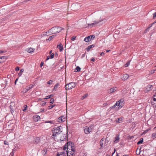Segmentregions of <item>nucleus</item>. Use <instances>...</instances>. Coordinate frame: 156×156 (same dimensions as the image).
<instances>
[{
    "mask_svg": "<svg viewBox=\"0 0 156 156\" xmlns=\"http://www.w3.org/2000/svg\"><path fill=\"white\" fill-rule=\"evenodd\" d=\"M129 77V75L128 74H123L121 77V79L122 80H125L127 79Z\"/></svg>",
    "mask_w": 156,
    "mask_h": 156,
    "instance_id": "10",
    "label": "nucleus"
},
{
    "mask_svg": "<svg viewBox=\"0 0 156 156\" xmlns=\"http://www.w3.org/2000/svg\"><path fill=\"white\" fill-rule=\"evenodd\" d=\"M25 106H26V108H25L24 109H23V111H25L26 110V109H27L26 108H27V105H25Z\"/></svg>",
    "mask_w": 156,
    "mask_h": 156,
    "instance_id": "58",
    "label": "nucleus"
},
{
    "mask_svg": "<svg viewBox=\"0 0 156 156\" xmlns=\"http://www.w3.org/2000/svg\"><path fill=\"white\" fill-rule=\"evenodd\" d=\"M53 81L52 80H49L47 83V84H52L53 83Z\"/></svg>",
    "mask_w": 156,
    "mask_h": 156,
    "instance_id": "32",
    "label": "nucleus"
},
{
    "mask_svg": "<svg viewBox=\"0 0 156 156\" xmlns=\"http://www.w3.org/2000/svg\"><path fill=\"white\" fill-rule=\"evenodd\" d=\"M94 38L95 36L94 35H90L85 37L84 39V41L86 42H88L90 41L92 39H94Z\"/></svg>",
    "mask_w": 156,
    "mask_h": 156,
    "instance_id": "7",
    "label": "nucleus"
},
{
    "mask_svg": "<svg viewBox=\"0 0 156 156\" xmlns=\"http://www.w3.org/2000/svg\"><path fill=\"white\" fill-rule=\"evenodd\" d=\"M6 52V51L0 50V54Z\"/></svg>",
    "mask_w": 156,
    "mask_h": 156,
    "instance_id": "51",
    "label": "nucleus"
},
{
    "mask_svg": "<svg viewBox=\"0 0 156 156\" xmlns=\"http://www.w3.org/2000/svg\"><path fill=\"white\" fill-rule=\"evenodd\" d=\"M29 90V88H28L27 87L23 89L22 90V92L23 93H25L28 91Z\"/></svg>",
    "mask_w": 156,
    "mask_h": 156,
    "instance_id": "18",
    "label": "nucleus"
},
{
    "mask_svg": "<svg viewBox=\"0 0 156 156\" xmlns=\"http://www.w3.org/2000/svg\"><path fill=\"white\" fill-rule=\"evenodd\" d=\"M116 149L115 148L114 149V151H115H115H116Z\"/></svg>",
    "mask_w": 156,
    "mask_h": 156,
    "instance_id": "63",
    "label": "nucleus"
},
{
    "mask_svg": "<svg viewBox=\"0 0 156 156\" xmlns=\"http://www.w3.org/2000/svg\"><path fill=\"white\" fill-rule=\"evenodd\" d=\"M119 134H117L115 138V140L114 141V143H116L119 142Z\"/></svg>",
    "mask_w": 156,
    "mask_h": 156,
    "instance_id": "12",
    "label": "nucleus"
},
{
    "mask_svg": "<svg viewBox=\"0 0 156 156\" xmlns=\"http://www.w3.org/2000/svg\"><path fill=\"white\" fill-rule=\"evenodd\" d=\"M81 69L79 66H77L75 69V70H76V72H80V71Z\"/></svg>",
    "mask_w": 156,
    "mask_h": 156,
    "instance_id": "28",
    "label": "nucleus"
},
{
    "mask_svg": "<svg viewBox=\"0 0 156 156\" xmlns=\"http://www.w3.org/2000/svg\"><path fill=\"white\" fill-rule=\"evenodd\" d=\"M76 37L75 36H73L71 38V40L72 41H74L76 38Z\"/></svg>",
    "mask_w": 156,
    "mask_h": 156,
    "instance_id": "44",
    "label": "nucleus"
},
{
    "mask_svg": "<svg viewBox=\"0 0 156 156\" xmlns=\"http://www.w3.org/2000/svg\"><path fill=\"white\" fill-rule=\"evenodd\" d=\"M151 129L150 128L148 129H146L143 132V134H145L148 132V131L150 130Z\"/></svg>",
    "mask_w": 156,
    "mask_h": 156,
    "instance_id": "36",
    "label": "nucleus"
},
{
    "mask_svg": "<svg viewBox=\"0 0 156 156\" xmlns=\"http://www.w3.org/2000/svg\"><path fill=\"white\" fill-rule=\"evenodd\" d=\"M110 51V50H106V52H109Z\"/></svg>",
    "mask_w": 156,
    "mask_h": 156,
    "instance_id": "59",
    "label": "nucleus"
},
{
    "mask_svg": "<svg viewBox=\"0 0 156 156\" xmlns=\"http://www.w3.org/2000/svg\"><path fill=\"white\" fill-rule=\"evenodd\" d=\"M122 118H119L116 119V122L117 123H121L122 122Z\"/></svg>",
    "mask_w": 156,
    "mask_h": 156,
    "instance_id": "22",
    "label": "nucleus"
},
{
    "mask_svg": "<svg viewBox=\"0 0 156 156\" xmlns=\"http://www.w3.org/2000/svg\"><path fill=\"white\" fill-rule=\"evenodd\" d=\"M46 122L47 123H50L51 124H53L54 123V122L53 121H48L47 122Z\"/></svg>",
    "mask_w": 156,
    "mask_h": 156,
    "instance_id": "43",
    "label": "nucleus"
},
{
    "mask_svg": "<svg viewBox=\"0 0 156 156\" xmlns=\"http://www.w3.org/2000/svg\"><path fill=\"white\" fill-rule=\"evenodd\" d=\"M57 47L59 49L60 51H62L63 49L62 45L61 44L58 45Z\"/></svg>",
    "mask_w": 156,
    "mask_h": 156,
    "instance_id": "20",
    "label": "nucleus"
},
{
    "mask_svg": "<svg viewBox=\"0 0 156 156\" xmlns=\"http://www.w3.org/2000/svg\"><path fill=\"white\" fill-rule=\"evenodd\" d=\"M117 90L116 87H112L109 90V92L110 93H112Z\"/></svg>",
    "mask_w": 156,
    "mask_h": 156,
    "instance_id": "16",
    "label": "nucleus"
},
{
    "mask_svg": "<svg viewBox=\"0 0 156 156\" xmlns=\"http://www.w3.org/2000/svg\"><path fill=\"white\" fill-rule=\"evenodd\" d=\"M5 57L6 56H5L0 57V63H1L2 62V61L1 60L2 58H5Z\"/></svg>",
    "mask_w": 156,
    "mask_h": 156,
    "instance_id": "37",
    "label": "nucleus"
},
{
    "mask_svg": "<svg viewBox=\"0 0 156 156\" xmlns=\"http://www.w3.org/2000/svg\"><path fill=\"white\" fill-rule=\"evenodd\" d=\"M50 56V58L52 59L53 58H54V53H52L51 54V55Z\"/></svg>",
    "mask_w": 156,
    "mask_h": 156,
    "instance_id": "39",
    "label": "nucleus"
},
{
    "mask_svg": "<svg viewBox=\"0 0 156 156\" xmlns=\"http://www.w3.org/2000/svg\"><path fill=\"white\" fill-rule=\"evenodd\" d=\"M40 119V117L38 115H36L34 116V119L35 121H38Z\"/></svg>",
    "mask_w": 156,
    "mask_h": 156,
    "instance_id": "17",
    "label": "nucleus"
},
{
    "mask_svg": "<svg viewBox=\"0 0 156 156\" xmlns=\"http://www.w3.org/2000/svg\"><path fill=\"white\" fill-rule=\"evenodd\" d=\"M42 100L41 99L39 98V99H38V101H41Z\"/></svg>",
    "mask_w": 156,
    "mask_h": 156,
    "instance_id": "62",
    "label": "nucleus"
},
{
    "mask_svg": "<svg viewBox=\"0 0 156 156\" xmlns=\"http://www.w3.org/2000/svg\"><path fill=\"white\" fill-rule=\"evenodd\" d=\"M52 132L53 134L51 136L52 138H55L62 131L59 127H55L52 129Z\"/></svg>",
    "mask_w": 156,
    "mask_h": 156,
    "instance_id": "2",
    "label": "nucleus"
},
{
    "mask_svg": "<svg viewBox=\"0 0 156 156\" xmlns=\"http://www.w3.org/2000/svg\"><path fill=\"white\" fill-rule=\"evenodd\" d=\"M124 105V99L123 98H121L119 101L116 102L115 105L110 108V109H113L115 108L116 106L119 107V109L122 108Z\"/></svg>",
    "mask_w": 156,
    "mask_h": 156,
    "instance_id": "3",
    "label": "nucleus"
},
{
    "mask_svg": "<svg viewBox=\"0 0 156 156\" xmlns=\"http://www.w3.org/2000/svg\"><path fill=\"white\" fill-rule=\"evenodd\" d=\"M10 155H11V156H13L14 155V153L13 151L12 152L10 153Z\"/></svg>",
    "mask_w": 156,
    "mask_h": 156,
    "instance_id": "55",
    "label": "nucleus"
},
{
    "mask_svg": "<svg viewBox=\"0 0 156 156\" xmlns=\"http://www.w3.org/2000/svg\"><path fill=\"white\" fill-rule=\"evenodd\" d=\"M151 136L153 139L156 138V133H153L152 135Z\"/></svg>",
    "mask_w": 156,
    "mask_h": 156,
    "instance_id": "29",
    "label": "nucleus"
},
{
    "mask_svg": "<svg viewBox=\"0 0 156 156\" xmlns=\"http://www.w3.org/2000/svg\"><path fill=\"white\" fill-rule=\"evenodd\" d=\"M35 50V49L32 48H27L26 51L28 53H31L33 52Z\"/></svg>",
    "mask_w": 156,
    "mask_h": 156,
    "instance_id": "14",
    "label": "nucleus"
},
{
    "mask_svg": "<svg viewBox=\"0 0 156 156\" xmlns=\"http://www.w3.org/2000/svg\"><path fill=\"white\" fill-rule=\"evenodd\" d=\"M40 140V139L39 137H37L34 139V140L33 142L34 143H38Z\"/></svg>",
    "mask_w": 156,
    "mask_h": 156,
    "instance_id": "21",
    "label": "nucleus"
},
{
    "mask_svg": "<svg viewBox=\"0 0 156 156\" xmlns=\"http://www.w3.org/2000/svg\"><path fill=\"white\" fill-rule=\"evenodd\" d=\"M54 106V105H50L48 107V109H51L52 108H53Z\"/></svg>",
    "mask_w": 156,
    "mask_h": 156,
    "instance_id": "42",
    "label": "nucleus"
},
{
    "mask_svg": "<svg viewBox=\"0 0 156 156\" xmlns=\"http://www.w3.org/2000/svg\"><path fill=\"white\" fill-rule=\"evenodd\" d=\"M85 56V54H83V55H82V56H81V58H83V57H84Z\"/></svg>",
    "mask_w": 156,
    "mask_h": 156,
    "instance_id": "56",
    "label": "nucleus"
},
{
    "mask_svg": "<svg viewBox=\"0 0 156 156\" xmlns=\"http://www.w3.org/2000/svg\"><path fill=\"white\" fill-rule=\"evenodd\" d=\"M94 45L93 44L89 46L87 48V51H89V50L92 48L94 47Z\"/></svg>",
    "mask_w": 156,
    "mask_h": 156,
    "instance_id": "25",
    "label": "nucleus"
},
{
    "mask_svg": "<svg viewBox=\"0 0 156 156\" xmlns=\"http://www.w3.org/2000/svg\"><path fill=\"white\" fill-rule=\"evenodd\" d=\"M47 150L46 148H44L42 151V153L43 155H45L46 154V152H47Z\"/></svg>",
    "mask_w": 156,
    "mask_h": 156,
    "instance_id": "24",
    "label": "nucleus"
},
{
    "mask_svg": "<svg viewBox=\"0 0 156 156\" xmlns=\"http://www.w3.org/2000/svg\"><path fill=\"white\" fill-rule=\"evenodd\" d=\"M71 145H70L68 143H67L66 144H65L64 147H63V150L62 151H66V149H67L66 150L68 151V147H69Z\"/></svg>",
    "mask_w": 156,
    "mask_h": 156,
    "instance_id": "13",
    "label": "nucleus"
},
{
    "mask_svg": "<svg viewBox=\"0 0 156 156\" xmlns=\"http://www.w3.org/2000/svg\"><path fill=\"white\" fill-rule=\"evenodd\" d=\"M155 71V70H152L151 71V73H153Z\"/></svg>",
    "mask_w": 156,
    "mask_h": 156,
    "instance_id": "52",
    "label": "nucleus"
},
{
    "mask_svg": "<svg viewBox=\"0 0 156 156\" xmlns=\"http://www.w3.org/2000/svg\"><path fill=\"white\" fill-rule=\"evenodd\" d=\"M68 149L66 151L67 156H73L75 151V147L71 145L69 147H68Z\"/></svg>",
    "mask_w": 156,
    "mask_h": 156,
    "instance_id": "4",
    "label": "nucleus"
},
{
    "mask_svg": "<svg viewBox=\"0 0 156 156\" xmlns=\"http://www.w3.org/2000/svg\"><path fill=\"white\" fill-rule=\"evenodd\" d=\"M130 64V61H129L125 65V67H128V66H129Z\"/></svg>",
    "mask_w": 156,
    "mask_h": 156,
    "instance_id": "35",
    "label": "nucleus"
},
{
    "mask_svg": "<svg viewBox=\"0 0 156 156\" xmlns=\"http://www.w3.org/2000/svg\"><path fill=\"white\" fill-rule=\"evenodd\" d=\"M46 104V102L44 101H42L41 103V105L43 106L44 105Z\"/></svg>",
    "mask_w": 156,
    "mask_h": 156,
    "instance_id": "38",
    "label": "nucleus"
},
{
    "mask_svg": "<svg viewBox=\"0 0 156 156\" xmlns=\"http://www.w3.org/2000/svg\"><path fill=\"white\" fill-rule=\"evenodd\" d=\"M76 86L75 83L71 82L67 84H66L65 87L66 90H70L74 87Z\"/></svg>",
    "mask_w": 156,
    "mask_h": 156,
    "instance_id": "5",
    "label": "nucleus"
},
{
    "mask_svg": "<svg viewBox=\"0 0 156 156\" xmlns=\"http://www.w3.org/2000/svg\"><path fill=\"white\" fill-rule=\"evenodd\" d=\"M44 62H42L40 64V67H42V66L44 65Z\"/></svg>",
    "mask_w": 156,
    "mask_h": 156,
    "instance_id": "50",
    "label": "nucleus"
},
{
    "mask_svg": "<svg viewBox=\"0 0 156 156\" xmlns=\"http://www.w3.org/2000/svg\"><path fill=\"white\" fill-rule=\"evenodd\" d=\"M44 111V109L41 108L40 109V112H43Z\"/></svg>",
    "mask_w": 156,
    "mask_h": 156,
    "instance_id": "54",
    "label": "nucleus"
},
{
    "mask_svg": "<svg viewBox=\"0 0 156 156\" xmlns=\"http://www.w3.org/2000/svg\"><path fill=\"white\" fill-rule=\"evenodd\" d=\"M143 141V138H141L139 140V141H138L137 144L138 145H139L140 144L142 143Z\"/></svg>",
    "mask_w": 156,
    "mask_h": 156,
    "instance_id": "26",
    "label": "nucleus"
},
{
    "mask_svg": "<svg viewBox=\"0 0 156 156\" xmlns=\"http://www.w3.org/2000/svg\"><path fill=\"white\" fill-rule=\"evenodd\" d=\"M103 138H102L101 139V140H100V145L101 146V147H102V146H103Z\"/></svg>",
    "mask_w": 156,
    "mask_h": 156,
    "instance_id": "33",
    "label": "nucleus"
},
{
    "mask_svg": "<svg viewBox=\"0 0 156 156\" xmlns=\"http://www.w3.org/2000/svg\"><path fill=\"white\" fill-rule=\"evenodd\" d=\"M90 60L92 62H94L95 61V59L94 58L92 57L91 58Z\"/></svg>",
    "mask_w": 156,
    "mask_h": 156,
    "instance_id": "49",
    "label": "nucleus"
},
{
    "mask_svg": "<svg viewBox=\"0 0 156 156\" xmlns=\"http://www.w3.org/2000/svg\"><path fill=\"white\" fill-rule=\"evenodd\" d=\"M152 99H154L156 100V93L154 95L153 98Z\"/></svg>",
    "mask_w": 156,
    "mask_h": 156,
    "instance_id": "46",
    "label": "nucleus"
},
{
    "mask_svg": "<svg viewBox=\"0 0 156 156\" xmlns=\"http://www.w3.org/2000/svg\"><path fill=\"white\" fill-rule=\"evenodd\" d=\"M115 153V151H114V152L112 153V156Z\"/></svg>",
    "mask_w": 156,
    "mask_h": 156,
    "instance_id": "64",
    "label": "nucleus"
},
{
    "mask_svg": "<svg viewBox=\"0 0 156 156\" xmlns=\"http://www.w3.org/2000/svg\"><path fill=\"white\" fill-rule=\"evenodd\" d=\"M156 18V12L153 14V18L155 19Z\"/></svg>",
    "mask_w": 156,
    "mask_h": 156,
    "instance_id": "45",
    "label": "nucleus"
},
{
    "mask_svg": "<svg viewBox=\"0 0 156 156\" xmlns=\"http://www.w3.org/2000/svg\"><path fill=\"white\" fill-rule=\"evenodd\" d=\"M67 119L64 116H61L59 117L58 121L59 122H65Z\"/></svg>",
    "mask_w": 156,
    "mask_h": 156,
    "instance_id": "8",
    "label": "nucleus"
},
{
    "mask_svg": "<svg viewBox=\"0 0 156 156\" xmlns=\"http://www.w3.org/2000/svg\"><path fill=\"white\" fill-rule=\"evenodd\" d=\"M152 24H151V25L150 26V27H148V28H147V29H146V30H145V31L144 32L145 33L147 31H148L150 29V27L152 26Z\"/></svg>",
    "mask_w": 156,
    "mask_h": 156,
    "instance_id": "31",
    "label": "nucleus"
},
{
    "mask_svg": "<svg viewBox=\"0 0 156 156\" xmlns=\"http://www.w3.org/2000/svg\"><path fill=\"white\" fill-rule=\"evenodd\" d=\"M54 99L53 98H51L50 99V103L52 104L54 102Z\"/></svg>",
    "mask_w": 156,
    "mask_h": 156,
    "instance_id": "40",
    "label": "nucleus"
},
{
    "mask_svg": "<svg viewBox=\"0 0 156 156\" xmlns=\"http://www.w3.org/2000/svg\"><path fill=\"white\" fill-rule=\"evenodd\" d=\"M62 29L60 27H55L49 30L48 32H46V35H48L52 34H55L60 32Z\"/></svg>",
    "mask_w": 156,
    "mask_h": 156,
    "instance_id": "1",
    "label": "nucleus"
},
{
    "mask_svg": "<svg viewBox=\"0 0 156 156\" xmlns=\"http://www.w3.org/2000/svg\"><path fill=\"white\" fill-rule=\"evenodd\" d=\"M51 95H48L47 96H46V98H44V99H49L50 98H51Z\"/></svg>",
    "mask_w": 156,
    "mask_h": 156,
    "instance_id": "41",
    "label": "nucleus"
},
{
    "mask_svg": "<svg viewBox=\"0 0 156 156\" xmlns=\"http://www.w3.org/2000/svg\"><path fill=\"white\" fill-rule=\"evenodd\" d=\"M19 69L20 68L19 67L17 66L15 68V70L16 71H18L19 70Z\"/></svg>",
    "mask_w": 156,
    "mask_h": 156,
    "instance_id": "48",
    "label": "nucleus"
},
{
    "mask_svg": "<svg viewBox=\"0 0 156 156\" xmlns=\"http://www.w3.org/2000/svg\"><path fill=\"white\" fill-rule=\"evenodd\" d=\"M59 85V83H57L54 86V87L53 89V91H55L57 90V89Z\"/></svg>",
    "mask_w": 156,
    "mask_h": 156,
    "instance_id": "19",
    "label": "nucleus"
},
{
    "mask_svg": "<svg viewBox=\"0 0 156 156\" xmlns=\"http://www.w3.org/2000/svg\"><path fill=\"white\" fill-rule=\"evenodd\" d=\"M55 36H56V35H53L52 36H50L48 38V40H49V41L51 40L53 38L55 37Z\"/></svg>",
    "mask_w": 156,
    "mask_h": 156,
    "instance_id": "27",
    "label": "nucleus"
},
{
    "mask_svg": "<svg viewBox=\"0 0 156 156\" xmlns=\"http://www.w3.org/2000/svg\"><path fill=\"white\" fill-rule=\"evenodd\" d=\"M147 88H149V90H151L152 88V86L151 85H148L147 86Z\"/></svg>",
    "mask_w": 156,
    "mask_h": 156,
    "instance_id": "34",
    "label": "nucleus"
},
{
    "mask_svg": "<svg viewBox=\"0 0 156 156\" xmlns=\"http://www.w3.org/2000/svg\"><path fill=\"white\" fill-rule=\"evenodd\" d=\"M50 58V56H48L47 57V59H46V60H48Z\"/></svg>",
    "mask_w": 156,
    "mask_h": 156,
    "instance_id": "53",
    "label": "nucleus"
},
{
    "mask_svg": "<svg viewBox=\"0 0 156 156\" xmlns=\"http://www.w3.org/2000/svg\"><path fill=\"white\" fill-rule=\"evenodd\" d=\"M88 95V94H86L84 95H83V96L82 98H81L82 99H84V98H86L87 97Z\"/></svg>",
    "mask_w": 156,
    "mask_h": 156,
    "instance_id": "30",
    "label": "nucleus"
},
{
    "mask_svg": "<svg viewBox=\"0 0 156 156\" xmlns=\"http://www.w3.org/2000/svg\"><path fill=\"white\" fill-rule=\"evenodd\" d=\"M52 50L50 51V52H49V54H52Z\"/></svg>",
    "mask_w": 156,
    "mask_h": 156,
    "instance_id": "61",
    "label": "nucleus"
},
{
    "mask_svg": "<svg viewBox=\"0 0 156 156\" xmlns=\"http://www.w3.org/2000/svg\"><path fill=\"white\" fill-rule=\"evenodd\" d=\"M27 87L29 88V90H30V89L32 87V85H29V86H27Z\"/></svg>",
    "mask_w": 156,
    "mask_h": 156,
    "instance_id": "47",
    "label": "nucleus"
},
{
    "mask_svg": "<svg viewBox=\"0 0 156 156\" xmlns=\"http://www.w3.org/2000/svg\"><path fill=\"white\" fill-rule=\"evenodd\" d=\"M103 20H99L98 21H94L93 22V23H91L90 24H88V25L89 26H92V27L94 26V25L98 24V23H100V22H101V21H102Z\"/></svg>",
    "mask_w": 156,
    "mask_h": 156,
    "instance_id": "11",
    "label": "nucleus"
},
{
    "mask_svg": "<svg viewBox=\"0 0 156 156\" xmlns=\"http://www.w3.org/2000/svg\"><path fill=\"white\" fill-rule=\"evenodd\" d=\"M24 69H20V72L18 73V75L19 76H21L22 73L24 72Z\"/></svg>",
    "mask_w": 156,
    "mask_h": 156,
    "instance_id": "23",
    "label": "nucleus"
},
{
    "mask_svg": "<svg viewBox=\"0 0 156 156\" xmlns=\"http://www.w3.org/2000/svg\"><path fill=\"white\" fill-rule=\"evenodd\" d=\"M100 54L101 56H103L105 54L104 52H102L101 53H100Z\"/></svg>",
    "mask_w": 156,
    "mask_h": 156,
    "instance_id": "57",
    "label": "nucleus"
},
{
    "mask_svg": "<svg viewBox=\"0 0 156 156\" xmlns=\"http://www.w3.org/2000/svg\"><path fill=\"white\" fill-rule=\"evenodd\" d=\"M92 129L91 127H88L86 126L84 127V133L86 134H88L91 132Z\"/></svg>",
    "mask_w": 156,
    "mask_h": 156,
    "instance_id": "6",
    "label": "nucleus"
},
{
    "mask_svg": "<svg viewBox=\"0 0 156 156\" xmlns=\"http://www.w3.org/2000/svg\"><path fill=\"white\" fill-rule=\"evenodd\" d=\"M66 151H61L58 152L56 156H66Z\"/></svg>",
    "mask_w": 156,
    "mask_h": 156,
    "instance_id": "9",
    "label": "nucleus"
},
{
    "mask_svg": "<svg viewBox=\"0 0 156 156\" xmlns=\"http://www.w3.org/2000/svg\"><path fill=\"white\" fill-rule=\"evenodd\" d=\"M151 103L153 107H156V100L152 99Z\"/></svg>",
    "mask_w": 156,
    "mask_h": 156,
    "instance_id": "15",
    "label": "nucleus"
},
{
    "mask_svg": "<svg viewBox=\"0 0 156 156\" xmlns=\"http://www.w3.org/2000/svg\"><path fill=\"white\" fill-rule=\"evenodd\" d=\"M18 80V79H16V80H15V83L16 84V82Z\"/></svg>",
    "mask_w": 156,
    "mask_h": 156,
    "instance_id": "60",
    "label": "nucleus"
}]
</instances>
